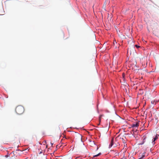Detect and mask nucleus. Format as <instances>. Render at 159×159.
<instances>
[{
  "instance_id": "f257e3e1",
  "label": "nucleus",
  "mask_w": 159,
  "mask_h": 159,
  "mask_svg": "<svg viewBox=\"0 0 159 159\" xmlns=\"http://www.w3.org/2000/svg\"><path fill=\"white\" fill-rule=\"evenodd\" d=\"M24 111V107L21 106H18L16 108V113L19 115L22 114Z\"/></svg>"
},
{
  "instance_id": "f03ea898",
  "label": "nucleus",
  "mask_w": 159,
  "mask_h": 159,
  "mask_svg": "<svg viewBox=\"0 0 159 159\" xmlns=\"http://www.w3.org/2000/svg\"><path fill=\"white\" fill-rule=\"evenodd\" d=\"M158 137L159 134H156V135L155 137L152 139V143L153 145H154L155 144L154 142L158 138Z\"/></svg>"
},
{
  "instance_id": "7ed1b4c3",
  "label": "nucleus",
  "mask_w": 159,
  "mask_h": 159,
  "mask_svg": "<svg viewBox=\"0 0 159 159\" xmlns=\"http://www.w3.org/2000/svg\"><path fill=\"white\" fill-rule=\"evenodd\" d=\"M158 137L159 134H156V135L155 137L152 139V143L153 145H154L155 144L154 142L158 138Z\"/></svg>"
},
{
  "instance_id": "20e7f679",
  "label": "nucleus",
  "mask_w": 159,
  "mask_h": 159,
  "mask_svg": "<svg viewBox=\"0 0 159 159\" xmlns=\"http://www.w3.org/2000/svg\"><path fill=\"white\" fill-rule=\"evenodd\" d=\"M139 122H137L136 124H133L131 125V127L133 128L134 127H138L139 126Z\"/></svg>"
},
{
  "instance_id": "39448f33",
  "label": "nucleus",
  "mask_w": 159,
  "mask_h": 159,
  "mask_svg": "<svg viewBox=\"0 0 159 159\" xmlns=\"http://www.w3.org/2000/svg\"><path fill=\"white\" fill-rule=\"evenodd\" d=\"M113 145V139H112L111 140V142L110 145H109V148H110L112 147Z\"/></svg>"
},
{
  "instance_id": "423d86ee",
  "label": "nucleus",
  "mask_w": 159,
  "mask_h": 159,
  "mask_svg": "<svg viewBox=\"0 0 159 159\" xmlns=\"http://www.w3.org/2000/svg\"><path fill=\"white\" fill-rule=\"evenodd\" d=\"M101 154V153H98V154H97L96 155H94L93 156V158H94L95 157H97L98 156L100 155Z\"/></svg>"
},
{
  "instance_id": "0eeeda50",
  "label": "nucleus",
  "mask_w": 159,
  "mask_h": 159,
  "mask_svg": "<svg viewBox=\"0 0 159 159\" xmlns=\"http://www.w3.org/2000/svg\"><path fill=\"white\" fill-rule=\"evenodd\" d=\"M143 141H144V142H145L146 141V139L147 138V136L146 135L143 136Z\"/></svg>"
},
{
  "instance_id": "6e6552de",
  "label": "nucleus",
  "mask_w": 159,
  "mask_h": 159,
  "mask_svg": "<svg viewBox=\"0 0 159 159\" xmlns=\"http://www.w3.org/2000/svg\"><path fill=\"white\" fill-rule=\"evenodd\" d=\"M13 153V154L14 155V156L16 155V152L13 151L11 153V154H12V153ZM14 158H15V157H14Z\"/></svg>"
},
{
  "instance_id": "1a4fd4ad",
  "label": "nucleus",
  "mask_w": 159,
  "mask_h": 159,
  "mask_svg": "<svg viewBox=\"0 0 159 159\" xmlns=\"http://www.w3.org/2000/svg\"><path fill=\"white\" fill-rule=\"evenodd\" d=\"M144 155H143L142 156L138 159H143L144 157Z\"/></svg>"
},
{
  "instance_id": "9d476101",
  "label": "nucleus",
  "mask_w": 159,
  "mask_h": 159,
  "mask_svg": "<svg viewBox=\"0 0 159 159\" xmlns=\"http://www.w3.org/2000/svg\"><path fill=\"white\" fill-rule=\"evenodd\" d=\"M43 143V144L45 145L46 143V140H44Z\"/></svg>"
},
{
  "instance_id": "9b49d317",
  "label": "nucleus",
  "mask_w": 159,
  "mask_h": 159,
  "mask_svg": "<svg viewBox=\"0 0 159 159\" xmlns=\"http://www.w3.org/2000/svg\"><path fill=\"white\" fill-rule=\"evenodd\" d=\"M135 46L137 48H139L140 47L139 46H138L137 45H135Z\"/></svg>"
},
{
  "instance_id": "f8f14e48",
  "label": "nucleus",
  "mask_w": 159,
  "mask_h": 159,
  "mask_svg": "<svg viewBox=\"0 0 159 159\" xmlns=\"http://www.w3.org/2000/svg\"><path fill=\"white\" fill-rule=\"evenodd\" d=\"M116 41H114L113 43V45H115V44H116Z\"/></svg>"
},
{
  "instance_id": "ddd939ff",
  "label": "nucleus",
  "mask_w": 159,
  "mask_h": 159,
  "mask_svg": "<svg viewBox=\"0 0 159 159\" xmlns=\"http://www.w3.org/2000/svg\"><path fill=\"white\" fill-rule=\"evenodd\" d=\"M124 73H123L122 74V79H124Z\"/></svg>"
},
{
  "instance_id": "4468645a",
  "label": "nucleus",
  "mask_w": 159,
  "mask_h": 159,
  "mask_svg": "<svg viewBox=\"0 0 159 159\" xmlns=\"http://www.w3.org/2000/svg\"><path fill=\"white\" fill-rule=\"evenodd\" d=\"M155 119H156V120L158 119V118L157 117V116L156 115L155 116Z\"/></svg>"
},
{
  "instance_id": "2eb2a0df",
  "label": "nucleus",
  "mask_w": 159,
  "mask_h": 159,
  "mask_svg": "<svg viewBox=\"0 0 159 159\" xmlns=\"http://www.w3.org/2000/svg\"><path fill=\"white\" fill-rule=\"evenodd\" d=\"M51 143V144L52 145V146L53 145V143Z\"/></svg>"
},
{
  "instance_id": "dca6fc26",
  "label": "nucleus",
  "mask_w": 159,
  "mask_h": 159,
  "mask_svg": "<svg viewBox=\"0 0 159 159\" xmlns=\"http://www.w3.org/2000/svg\"><path fill=\"white\" fill-rule=\"evenodd\" d=\"M118 153H116V156L117 155Z\"/></svg>"
},
{
  "instance_id": "f3484780",
  "label": "nucleus",
  "mask_w": 159,
  "mask_h": 159,
  "mask_svg": "<svg viewBox=\"0 0 159 159\" xmlns=\"http://www.w3.org/2000/svg\"><path fill=\"white\" fill-rule=\"evenodd\" d=\"M100 119H101V117H99V121H100V120H101Z\"/></svg>"
},
{
  "instance_id": "a211bd4d",
  "label": "nucleus",
  "mask_w": 159,
  "mask_h": 159,
  "mask_svg": "<svg viewBox=\"0 0 159 159\" xmlns=\"http://www.w3.org/2000/svg\"><path fill=\"white\" fill-rule=\"evenodd\" d=\"M98 147H97V150H98Z\"/></svg>"
},
{
  "instance_id": "6ab92c4d",
  "label": "nucleus",
  "mask_w": 159,
  "mask_h": 159,
  "mask_svg": "<svg viewBox=\"0 0 159 159\" xmlns=\"http://www.w3.org/2000/svg\"><path fill=\"white\" fill-rule=\"evenodd\" d=\"M123 142L124 143H125V142H124V141H123Z\"/></svg>"
},
{
  "instance_id": "aec40b11",
  "label": "nucleus",
  "mask_w": 159,
  "mask_h": 159,
  "mask_svg": "<svg viewBox=\"0 0 159 159\" xmlns=\"http://www.w3.org/2000/svg\"><path fill=\"white\" fill-rule=\"evenodd\" d=\"M42 153V152H40V153Z\"/></svg>"
},
{
  "instance_id": "412c9836",
  "label": "nucleus",
  "mask_w": 159,
  "mask_h": 159,
  "mask_svg": "<svg viewBox=\"0 0 159 159\" xmlns=\"http://www.w3.org/2000/svg\"><path fill=\"white\" fill-rule=\"evenodd\" d=\"M122 139L123 140V138H122Z\"/></svg>"
},
{
  "instance_id": "4be33fe9",
  "label": "nucleus",
  "mask_w": 159,
  "mask_h": 159,
  "mask_svg": "<svg viewBox=\"0 0 159 159\" xmlns=\"http://www.w3.org/2000/svg\"><path fill=\"white\" fill-rule=\"evenodd\" d=\"M144 142H143V143H142V144H143L144 143Z\"/></svg>"
},
{
  "instance_id": "5701e85b",
  "label": "nucleus",
  "mask_w": 159,
  "mask_h": 159,
  "mask_svg": "<svg viewBox=\"0 0 159 159\" xmlns=\"http://www.w3.org/2000/svg\"><path fill=\"white\" fill-rule=\"evenodd\" d=\"M47 147H48V146H47H47H46V148H47Z\"/></svg>"
},
{
  "instance_id": "b1692460",
  "label": "nucleus",
  "mask_w": 159,
  "mask_h": 159,
  "mask_svg": "<svg viewBox=\"0 0 159 159\" xmlns=\"http://www.w3.org/2000/svg\"><path fill=\"white\" fill-rule=\"evenodd\" d=\"M147 63H146V65H147Z\"/></svg>"
}]
</instances>
